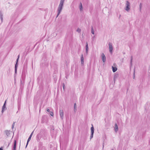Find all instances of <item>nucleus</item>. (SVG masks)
I'll list each match as a JSON object with an SVG mask.
<instances>
[{
	"label": "nucleus",
	"instance_id": "nucleus-1",
	"mask_svg": "<svg viewBox=\"0 0 150 150\" xmlns=\"http://www.w3.org/2000/svg\"><path fill=\"white\" fill-rule=\"evenodd\" d=\"M64 1L65 0H60V3L57 8V12L58 13L56 17V18L58 17V16L60 14L61 11H62L63 8V4Z\"/></svg>",
	"mask_w": 150,
	"mask_h": 150
},
{
	"label": "nucleus",
	"instance_id": "nucleus-2",
	"mask_svg": "<svg viewBox=\"0 0 150 150\" xmlns=\"http://www.w3.org/2000/svg\"><path fill=\"white\" fill-rule=\"evenodd\" d=\"M126 8L125 9L127 11H128L130 9V8H129L130 4V3L128 1H126Z\"/></svg>",
	"mask_w": 150,
	"mask_h": 150
},
{
	"label": "nucleus",
	"instance_id": "nucleus-3",
	"mask_svg": "<svg viewBox=\"0 0 150 150\" xmlns=\"http://www.w3.org/2000/svg\"><path fill=\"white\" fill-rule=\"evenodd\" d=\"M112 71L113 72H115L117 69V68L116 67V65L115 64H113V66H112Z\"/></svg>",
	"mask_w": 150,
	"mask_h": 150
},
{
	"label": "nucleus",
	"instance_id": "nucleus-4",
	"mask_svg": "<svg viewBox=\"0 0 150 150\" xmlns=\"http://www.w3.org/2000/svg\"><path fill=\"white\" fill-rule=\"evenodd\" d=\"M102 60L103 62H105V61L106 58L104 54L103 53L101 55Z\"/></svg>",
	"mask_w": 150,
	"mask_h": 150
},
{
	"label": "nucleus",
	"instance_id": "nucleus-5",
	"mask_svg": "<svg viewBox=\"0 0 150 150\" xmlns=\"http://www.w3.org/2000/svg\"><path fill=\"white\" fill-rule=\"evenodd\" d=\"M60 115V117L62 118L64 115L63 111L62 110H60L59 111Z\"/></svg>",
	"mask_w": 150,
	"mask_h": 150
},
{
	"label": "nucleus",
	"instance_id": "nucleus-6",
	"mask_svg": "<svg viewBox=\"0 0 150 150\" xmlns=\"http://www.w3.org/2000/svg\"><path fill=\"white\" fill-rule=\"evenodd\" d=\"M33 132L30 135V136L29 138H28V141H27V145L28 144V142L30 141V140H31V137L32 136V134H33Z\"/></svg>",
	"mask_w": 150,
	"mask_h": 150
},
{
	"label": "nucleus",
	"instance_id": "nucleus-7",
	"mask_svg": "<svg viewBox=\"0 0 150 150\" xmlns=\"http://www.w3.org/2000/svg\"><path fill=\"white\" fill-rule=\"evenodd\" d=\"M16 140H15L14 142L13 147V150H16Z\"/></svg>",
	"mask_w": 150,
	"mask_h": 150
},
{
	"label": "nucleus",
	"instance_id": "nucleus-8",
	"mask_svg": "<svg viewBox=\"0 0 150 150\" xmlns=\"http://www.w3.org/2000/svg\"><path fill=\"white\" fill-rule=\"evenodd\" d=\"M83 54H82L81 56V62L82 64H83Z\"/></svg>",
	"mask_w": 150,
	"mask_h": 150
},
{
	"label": "nucleus",
	"instance_id": "nucleus-9",
	"mask_svg": "<svg viewBox=\"0 0 150 150\" xmlns=\"http://www.w3.org/2000/svg\"><path fill=\"white\" fill-rule=\"evenodd\" d=\"M3 15L1 11H0V18L1 21L2 22L3 20Z\"/></svg>",
	"mask_w": 150,
	"mask_h": 150
},
{
	"label": "nucleus",
	"instance_id": "nucleus-10",
	"mask_svg": "<svg viewBox=\"0 0 150 150\" xmlns=\"http://www.w3.org/2000/svg\"><path fill=\"white\" fill-rule=\"evenodd\" d=\"M79 9L80 11H82L83 10V7L82 4L81 3H80V5L79 6Z\"/></svg>",
	"mask_w": 150,
	"mask_h": 150
},
{
	"label": "nucleus",
	"instance_id": "nucleus-11",
	"mask_svg": "<svg viewBox=\"0 0 150 150\" xmlns=\"http://www.w3.org/2000/svg\"><path fill=\"white\" fill-rule=\"evenodd\" d=\"M91 33L93 34H94V29L92 26H91Z\"/></svg>",
	"mask_w": 150,
	"mask_h": 150
},
{
	"label": "nucleus",
	"instance_id": "nucleus-12",
	"mask_svg": "<svg viewBox=\"0 0 150 150\" xmlns=\"http://www.w3.org/2000/svg\"><path fill=\"white\" fill-rule=\"evenodd\" d=\"M115 131H117L118 130V127L117 124H115Z\"/></svg>",
	"mask_w": 150,
	"mask_h": 150
},
{
	"label": "nucleus",
	"instance_id": "nucleus-13",
	"mask_svg": "<svg viewBox=\"0 0 150 150\" xmlns=\"http://www.w3.org/2000/svg\"><path fill=\"white\" fill-rule=\"evenodd\" d=\"M92 127L91 128V133H93L94 132V128L93 126V125H92Z\"/></svg>",
	"mask_w": 150,
	"mask_h": 150
},
{
	"label": "nucleus",
	"instance_id": "nucleus-14",
	"mask_svg": "<svg viewBox=\"0 0 150 150\" xmlns=\"http://www.w3.org/2000/svg\"><path fill=\"white\" fill-rule=\"evenodd\" d=\"M19 55H18V58H17V59L16 62V65H15V69H16V66H17V64L18 62L19 58Z\"/></svg>",
	"mask_w": 150,
	"mask_h": 150
},
{
	"label": "nucleus",
	"instance_id": "nucleus-15",
	"mask_svg": "<svg viewBox=\"0 0 150 150\" xmlns=\"http://www.w3.org/2000/svg\"><path fill=\"white\" fill-rule=\"evenodd\" d=\"M6 101H5V103L4 104V105L3 106V110L4 109V108H5V105H6Z\"/></svg>",
	"mask_w": 150,
	"mask_h": 150
},
{
	"label": "nucleus",
	"instance_id": "nucleus-16",
	"mask_svg": "<svg viewBox=\"0 0 150 150\" xmlns=\"http://www.w3.org/2000/svg\"><path fill=\"white\" fill-rule=\"evenodd\" d=\"M109 48H110V49H109L110 51V53H112V50H113V48H112L113 47H109Z\"/></svg>",
	"mask_w": 150,
	"mask_h": 150
},
{
	"label": "nucleus",
	"instance_id": "nucleus-17",
	"mask_svg": "<svg viewBox=\"0 0 150 150\" xmlns=\"http://www.w3.org/2000/svg\"><path fill=\"white\" fill-rule=\"evenodd\" d=\"M50 115L51 116H53V115H54V114H53V112H50Z\"/></svg>",
	"mask_w": 150,
	"mask_h": 150
},
{
	"label": "nucleus",
	"instance_id": "nucleus-18",
	"mask_svg": "<svg viewBox=\"0 0 150 150\" xmlns=\"http://www.w3.org/2000/svg\"><path fill=\"white\" fill-rule=\"evenodd\" d=\"M93 133H91V139L92 138H93Z\"/></svg>",
	"mask_w": 150,
	"mask_h": 150
},
{
	"label": "nucleus",
	"instance_id": "nucleus-19",
	"mask_svg": "<svg viewBox=\"0 0 150 150\" xmlns=\"http://www.w3.org/2000/svg\"><path fill=\"white\" fill-rule=\"evenodd\" d=\"M76 31L78 32L79 33H80L81 31V30L80 29L78 28V29Z\"/></svg>",
	"mask_w": 150,
	"mask_h": 150
},
{
	"label": "nucleus",
	"instance_id": "nucleus-20",
	"mask_svg": "<svg viewBox=\"0 0 150 150\" xmlns=\"http://www.w3.org/2000/svg\"><path fill=\"white\" fill-rule=\"evenodd\" d=\"M142 3H140L139 5V8H140V11H141V8L142 7Z\"/></svg>",
	"mask_w": 150,
	"mask_h": 150
},
{
	"label": "nucleus",
	"instance_id": "nucleus-21",
	"mask_svg": "<svg viewBox=\"0 0 150 150\" xmlns=\"http://www.w3.org/2000/svg\"><path fill=\"white\" fill-rule=\"evenodd\" d=\"M86 53H87L88 50V47H86Z\"/></svg>",
	"mask_w": 150,
	"mask_h": 150
},
{
	"label": "nucleus",
	"instance_id": "nucleus-22",
	"mask_svg": "<svg viewBox=\"0 0 150 150\" xmlns=\"http://www.w3.org/2000/svg\"><path fill=\"white\" fill-rule=\"evenodd\" d=\"M109 47H112L111 44L110 43L109 44Z\"/></svg>",
	"mask_w": 150,
	"mask_h": 150
},
{
	"label": "nucleus",
	"instance_id": "nucleus-23",
	"mask_svg": "<svg viewBox=\"0 0 150 150\" xmlns=\"http://www.w3.org/2000/svg\"><path fill=\"white\" fill-rule=\"evenodd\" d=\"M76 103H75L74 104V108H75L76 107Z\"/></svg>",
	"mask_w": 150,
	"mask_h": 150
},
{
	"label": "nucleus",
	"instance_id": "nucleus-24",
	"mask_svg": "<svg viewBox=\"0 0 150 150\" xmlns=\"http://www.w3.org/2000/svg\"><path fill=\"white\" fill-rule=\"evenodd\" d=\"M47 110V112H49V111H50L49 109H48V108H47V110Z\"/></svg>",
	"mask_w": 150,
	"mask_h": 150
},
{
	"label": "nucleus",
	"instance_id": "nucleus-25",
	"mask_svg": "<svg viewBox=\"0 0 150 150\" xmlns=\"http://www.w3.org/2000/svg\"><path fill=\"white\" fill-rule=\"evenodd\" d=\"M88 47V44L87 43L86 45V47Z\"/></svg>",
	"mask_w": 150,
	"mask_h": 150
},
{
	"label": "nucleus",
	"instance_id": "nucleus-26",
	"mask_svg": "<svg viewBox=\"0 0 150 150\" xmlns=\"http://www.w3.org/2000/svg\"><path fill=\"white\" fill-rule=\"evenodd\" d=\"M0 150H3L1 148H0Z\"/></svg>",
	"mask_w": 150,
	"mask_h": 150
},
{
	"label": "nucleus",
	"instance_id": "nucleus-27",
	"mask_svg": "<svg viewBox=\"0 0 150 150\" xmlns=\"http://www.w3.org/2000/svg\"><path fill=\"white\" fill-rule=\"evenodd\" d=\"M64 85H63V88H64Z\"/></svg>",
	"mask_w": 150,
	"mask_h": 150
},
{
	"label": "nucleus",
	"instance_id": "nucleus-28",
	"mask_svg": "<svg viewBox=\"0 0 150 150\" xmlns=\"http://www.w3.org/2000/svg\"><path fill=\"white\" fill-rule=\"evenodd\" d=\"M112 150H113V149H112Z\"/></svg>",
	"mask_w": 150,
	"mask_h": 150
}]
</instances>
